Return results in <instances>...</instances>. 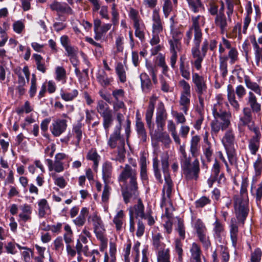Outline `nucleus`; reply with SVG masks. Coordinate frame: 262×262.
<instances>
[{
    "label": "nucleus",
    "mask_w": 262,
    "mask_h": 262,
    "mask_svg": "<svg viewBox=\"0 0 262 262\" xmlns=\"http://www.w3.org/2000/svg\"><path fill=\"white\" fill-rule=\"evenodd\" d=\"M96 109L103 118V126L105 132H108L114 121L112 110L102 100L98 101Z\"/></svg>",
    "instance_id": "nucleus-1"
},
{
    "label": "nucleus",
    "mask_w": 262,
    "mask_h": 262,
    "mask_svg": "<svg viewBox=\"0 0 262 262\" xmlns=\"http://www.w3.org/2000/svg\"><path fill=\"white\" fill-rule=\"evenodd\" d=\"M139 187L137 176H133L129 183L124 187L121 188L122 195L125 204L130 202V199H136L139 195Z\"/></svg>",
    "instance_id": "nucleus-2"
},
{
    "label": "nucleus",
    "mask_w": 262,
    "mask_h": 262,
    "mask_svg": "<svg viewBox=\"0 0 262 262\" xmlns=\"http://www.w3.org/2000/svg\"><path fill=\"white\" fill-rule=\"evenodd\" d=\"M68 126L67 120L57 119L54 120L50 126V130L54 137L60 136L67 129Z\"/></svg>",
    "instance_id": "nucleus-3"
},
{
    "label": "nucleus",
    "mask_w": 262,
    "mask_h": 262,
    "mask_svg": "<svg viewBox=\"0 0 262 262\" xmlns=\"http://www.w3.org/2000/svg\"><path fill=\"white\" fill-rule=\"evenodd\" d=\"M192 81L195 85V91L198 95H203L206 92L207 86L206 81L203 76L197 73H192Z\"/></svg>",
    "instance_id": "nucleus-4"
},
{
    "label": "nucleus",
    "mask_w": 262,
    "mask_h": 262,
    "mask_svg": "<svg viewBox=\"0 0 262 262\" xmlns=\"http://www.w3.org/2000/svg\"><path fill=\"white\" fill-rule=\"evenodd\" d=\"M140 177L143 184L148 183V176L147 170L146 158L143 152L140 157Z\"/></svg>",
    "instance_id": "nucleus-5"
},
{
    "label": "nucleus",
    "mask_w": 262,
    "mask_h": 262,
    "mask_svg": "<svg viewBox=\"0 0 262 262\" xmlns=\"http://www.w3.org/2000/svg\"><path fill=\"white\" fill-rule=\"evenodd\" d=\"M248 206L243 204L242 201L239 203L238 207L236 209L235 215L238 222L244 224L247 217L249 214Z\"/></svg>",
    "instance_id": "nucleus-6"
},
{
    "label": "nucleus",
    "mask_w": 262,
    "mask_h": 262,
    "mask_svg": "<svg viewBox=\"0 0 262 262\" xmlns=\"http://www.w3.org/2000/svg\"><path fill=\"white\" fill-rule=\"evenodd\" d=\"M50 7L52 11H56L57 12L67 13L70 15L73 14V10L66 3L61 4L60 3L55 1L50 5Z\"/></svg>",
    "instance_id": "nucleus-7"
},
{
    "label": "nucleus",
    "mask_w": 262,
    "mask_h": 262,
    "mask_svg": "<svg viewBox=\"0 0 262 262\" xmlns=\"http://www.w3.org/2000/svg\"><path fill=\"white\" fill-rule=\"evenodd\" d=\"M99 94L100 97L105 101H106L108 103L113 105V108L115 111L117 112L121 108H123L125 107V105L124 103L122 101H116L115 102H113L112 100L111 96L110 94H105L102 90L99 91Z\"/></svg>",
    "instance_id": "nucleus-8"
},
{
    "label": "nucleus",
    "mask_w": 262,
    "mask_h": 262,
    "mask_svg": "<svg viewBox=\"0 0 262 262\" xmlns=\"http://www.w3.org/2000/svg\"><path fill=\"white\" fill-rule=\"evenodd\" d=\"M185 55L181 56L180 58V71L182 76L186 80L190 79V67L188 61H186Z\"/></svg>",
    "instance_id": "nucleus-9"
},
{
    "label": "nucleus",
    "mask_w": 262,
    "mask_h": 262,
    "mask_svg": "<svg viewBox=\"0 0 262 262\" xmlns=\"http://www.w3.org/2000/svg\"><path fill=\"white\" fill-rule=\"evenodd\" d=\"M130 210L132 211L134 219H138L140 217L141 219H143V217H145L146 213L144 212V206L141 199H138L137 204L135 205L133 207L129 208V213Z\"/></svg>",
    "instance_id": "nucleus-10"
},
{
    "label": "nucleus",
    "mask_w": 262,
    "mask_h": 262,
    "mask_svg": "<svg viewBox=\"0 0 262 262\" xmlns=\"http://www.w3.org/2000/svg\"><path fill=\"white\" fill-rule=\"evenodd\" d=\"M238 233V227L235 218L231 219L230 225V236L232 245L235 247L237 243V236Z\"/></svg>",
    "instance_id": "nucleus-11"
},
{
    "label": "nucleus",
    "mask_w": 262,
    "mask_h": 262,
    "mask_svg": "<svg viewBox=\"0 0 262 262\" xmlns=\"http://www.w3.org/2000/svg\"><path fill=\"white\" fill-rule=\"evenodd\" d=\"M134 175L137 176L136 170H133L129 165L126 164L124 168L118 177V181L126 183L127 179H131L132 177Z\"/></svg>",
    "instance_id": "nucleus-12"
},
{
    "label": "nucleus",
    "mask_w": 262,
    "mask_h": 262,
    "mask_svg": "<svg viewBox=\"0 0 262 262\" xmlns=\"http://www.w3.org/2000/svg\"><path fill=\"white\" fill-rule=\"evenodd\" d=\"M135 130L140 140L143 143L146 142L147 141V135L144 123L143 121L136 122Z\"/></svg>",
    "instance_id": "nucleus-13"
},
{
    "label": "nucleus",
    "mask_w": 262,
    "mask_h": 262,
    "mask_svg": "<svg viewBox=\"0 0 262 262\" xmlns=\"http://www.w3.org/2000/svg\"><path fill=\"white\" fill-rule=\"evenodd\" d=\"M45 162L50 171L54 170L56 172H60L64 170L63 163L62 161L55 160L53 163L51 159H47L45 160Z\"/></svg>",
    "instance_id": "nucleus-14"
},
{
    "label": "nucleus",
    "mask_w": 262,
    "mask_h": 262,
    "mask_svg": "<svg viewBox=\"0 0 262 262\" xmlns=\"http://www.w3.org/2000/svg\"><path fill=\"white\" fill-rule=\"evenodd\" d=\"M96 78L98 82L103 88L108 86L113 81V78L108 77L104 71H102L101 73H97Z\"/></svg>",
    "instance_id": "nucleus-15"
},
{
    "label": "nucleus",
    "mask_w": 262,
    "mask_h": 262,
    "mask_svg": "<svg viewBox=\"0 0 262 262\" xmlns=\"http://www.w3.org/2000/svg\"><path fill=\"white\" fill-rule=\"evenodd\" d=\"M120 131L121 130L119 128H115L114 132L110 135L107 141V145L112 149L115 148L117 146L118 141H121V140Z\"/></svg>",
    "instance_id": "nucleus-16"
},
{
    "label": "nucleus",
    "mask_w": 262,
    "mask_h": 262,
    "mask_svg": "<svg viewBox=\"0 0 262 262\" xmlns=\"http://www.w3.org/2000/svg\"><path fill=\"white\" fill-rule=\"evenodd\" d=\"M184 160L181 161V168L184 171V174L189 179H193L192 177V168L191 166V158L186 157Z\"/></svg>",
    "instance_id": "nucleus-17"
},
{
    "label": "nucleus",
    "mask_w": 262,
    "mask_h": 262,
    "mask_svg": "<svg viewBox=\"0 0 262 262\" xmlns=\"http://www.w3.org/2000/svg\"><path fill=\"white\" fill-rule=\"evenodd\" d=\"M140 79L142 90L150 91L151 89L152 83L148 74L145 72L142 73L140 75Z\"/></svg>",
    "instance_id": "nucleus-18"
},
{
    "label": "nucleus",
    "mask_w": 262,
    "mask_h": 262,
    "mask_svg": "<svg viewBox=\"0 0 262 262\" xmlns=\"http://www.w3.org/2000/svg\"><path fill=\"white\" fill-rule=\"evenodd\" d=\"M244 80L246 85L248 89L252 90L259 95H261L260 86L256 82L251 81L250 77L248 75L244 76Z\"/></svg>",
    "instance_id": "nucleus-19"
},
{
    "label": "nucleus",
    "mask_w": 262,
    "mask_h": 262,
    "mask_svg": "<svg viewBox=\"0 0 262 262\" xmlns=\"http://www.w3.org/2000/svg\"><path fill=\"white\" fill-rule=\"evenodd\" d=\"M248 102L253 112L258 113L260 111L261 105L259 103H257L255 96L251 92H249V93Z\"/></svg>",
    "instance_id": "nucleus-20"
},
{
    "label": "nucleus",
    "mask_w": 262,
    "mask_h": 262,
    "mask_svg": "<svg viewBox=\"0 0 262 262\" xmlns=\"http://www.w3.org/2000/svg\"><path fill=\"white\" fill-rule=\"evenodd\" d=\"M82 123L80 122H78L76 125L73 126V132L75 134V137L76 138V141L75 142V145L76 146L78 147L80 144V142L82 137Z\"/></svg>",
    "instance_id": "nucleus-21"
},
{
    "label": "nucleus",
    "mask_w": 262,
    "mask_h": 262,
    "mask_svg": "<svg viewBox=\"0 0 262 262\" xmlns=\"http://www.w3.org/2000/svg\"><path fill=\"white\" fill-rule=\"evenodd\" d=\"M152 167L154 176L156 179L157 181H158L159 183H162L163 179L162 178V175L159 169V160L157 157H155L153 158Z\"/></svg>",
    "instance_id": "nucleus-22"
},
{
    "label": "nucleus",
    "mask_w": 262,
    "mask_h": 262,
    "mask_svg": "<svg viewBox=\"0 0 262 262\" xmlns=\"http://www.w3.org/2000/svg\"><path fill=\"white\" fill-rule=\"evenodd\" d=\"M214 22L216 26L220 28L221 33L223 34L228 25L226 16H216Z\"/></svg>",
    "instance_id": "nucleus-23"
},
{
    "label": "nucleus",
    "mask_w": 262,
    "mask_h": 262,
    "mask_svg": "<svg viewBox=\"0 0 262 262\" xmlns=\"http://www.w3.org/2000/svg\"><path fill=\"white\" fill-rule=\"evenodd\" d=\"M190 8L194 13H198L200 9L205 10L204 6L201 2V0H186Z\"/></svg>",
    "instance_id": "nucleus-24"
},
{
    "label": "nucleus",
    "mask_w": 262,
    "mask_h": 262,
    "mask_svg": "<svg viewBox=\"0 0 262 262\" xmlns=\"http://www.w3.org/2000/svg\"><path fill=\"white\" fill-rule=\"evenodd\" d=\"M220 58V70L221 72V75L223 78L227 76L228 74L227 69V60L228 57L227 56H219Z\"/></svg>",
    "instance_id": "nucleus-25"
},
{
    "label": "nucleus",
    "mask_w": 262,
    "mask_h": 262,
    "mask_svg": "<svg viewBox=\"0 0 262 262\" xmlns=\"http://www.w3.org/2000/svg\"><path fill=\"white\" fill-rule=\"evenodd\" d=\"M32 57L35 59L37 69L43 73H46L47 69L45 62L42 61V57L39 54H34Z\"/></svg>",
    "instance_id": "nucleus-26"
},
{
    "label": "nucleus",
    "mask_w": 262,
    "mask_h": 262,
    "mask_svg": "<svg viewBox=\"0 0 262 262\" xmlns=\"http://www.w3.org/2000/svg\"><path fill=\"white\" fill-rule=\"evenodd\" d=\"M190 252L192 257L195 260V262H202L201 259V250L199 245L195 243L192 244Z\"/></svg>",
    "instance_id": "nucleus-27"
},
{
    "label": "nucleus",
    "mask_w": 262,
    "mask_h": 262,
    "mask_svg": "<svg viewBox=\"0 0 262 262\" xmlns=\"http://www.w3.org/2000/svg\"><path fill=\"white\" fill-rule=\"evenodd\" d=\"M145 66L151 76L153 83L155 84H157L158 83V79L157 77L158 69L156 66H153L151 63L148 62L147 59L145 63Z\"/></svg>",
    "instance_id": "nucleus-28"
},
{
    "label": "nucleus",
    "mask_w": 262,
    "mask_h": 262,
    "mask_svg": "<svg viewBox=\"0 0 262 262\" xmlns=\"http://www.w3.org/2000/svg\"><path fill=\"white\" fill-rule=\"evenodd\" d=\"M202 39V33L201 30L194 31L193 39L194 46L191 49V51H198L200 50V43Z\"/></svg>",
    "instance_id": "nucleus-29"
},
{
    "label": "nucleus",
    "mask_w": 262,
    "mask_h": 262,
    "mask_svg": "<svg viewBox=\"0 0 262 262\" xmlns=\"http://www.w3.org/2000/svg\"><path fill=\"white\" fill-rule=\"evenodd\" d=\"M115 70L120 81L121 83H124L126 81V76L123 66L121 62L117 63Z\"/></svg>",
    "instance_id": "nucleus-30"
},
{
    "label": "nucleus",
    "mask_w": 262,
    "mask_h": 262,
    "mask_svg": "<svg viewBox=\"0 0 262 262\" xmlns=\"http://www.w3.org/2000/svg\"><path fill=\"white\" fill-rule=\"evenodd\" d=\"M78 95V92L77 90H73L71 92H64L62 90L60 91V96L61 98L66 101H72L75 99Z\"/></svg>",
    "instance_id": "nucleus-31"
},
{
    "label": "nucleus",
    "mask_w": 262,
    "mask_h": 262,
    "mask_svg": "<svg viewBox=\"0 0 262 262\" xmlns=\"http://www.w3.org/2000/svg\"><path fill=\"white\" fill-rule=\"evenodd\" d=\"M51 121L50 118H47L43 119L40 124V128L42 135L46 139L50 140V135L47 133L49 124Z\"/></svg>",
    "instance_id": "nucleus-32"
},
{
    "label": "nucleus",
    "mask_w": 262,
    "mask_h": 262,
    "mask_svg": "<svg viewBox=\"0 0 262 262\" xmlns=\"http://www.w3.org/2000/svg\"><path fill=\"white\" fill-rule=\"evenodd\" d=\"M224 139L226 140V143H225L223 141V143L226 149L227 146H231L232 145H233L235 138L233 132L231 130H228L226 132L224 137Z\"/></svg>",
    "instance_id": "nucleus-33"
},
{
    "label": "nucleus",
    "mask_w": 262,
    "mask_h": 262,
    "mask_svg": "<svg viewBox=\"0 0 262 262\" xmlns=\"http://www.w3.org/2000/svg\"><path fill=\"white\" fill-rule=\"evenodd\" d=\"M260 140L251 139L249 141L248 148L253 155H255L259 148Z\"/></svg>",
    "instance_id": "nucleus-34"
},
{
    "label": "nucleus",
    "mask_w": 262,
    "mask_h": 262,
    "mask_svg": "<svg viewBox=\"0 0 262 262\" xmlns=\"http://www.w3.org/2000/svg\"><path fill=\"white\" fill-rule=\"evenodd\" d=\"M38 205L39 207V216L40 217H43L46 214V209L49 208L48 202L45 199H41L38 202Z\"/></svg>",
    "instance_id": "nucleus-35"
},
{
    "label": "nucleus",
    "mask_w": 262,
    "mask_h": 262,
    "mask_svg": "<svg viewBox=\"0 0 262 262\" xmlns=\"http://www.w3.org/2000/svg\"><path fill=\"white\" fill-rule=\"evenodd\" d=\"M192 55L193 58H196L194 61V66L196 70H200L202 68V62L204 58L201 57V52L198 51H191Z\"/></svg>",
    "instance_id": "nucleus-36"
},
{
    "label": "nucleus",
    "mask_w": 262,
    "mask_h": 262,
    "mask_svg": "<svg viewBox=\"0 0 262 262\" xmlns=\"http://www.w3.org/2000/svg\"><path fill=\"white\" fill-rule=\"evenodd\" d=\"M220 249V253L222 262H228L230 259V254L228 247L221 245L219 246Z\"/></svg>",
    "instance_id": "nucleus-37"
},
{
    "label": "nucleus",
    "mask_w": 262,
    "mask_h": 262,
    "mask_svg": "<svg viewBox=\"0 0 262 262\" xmlns=\"http://www.w3.org/2000/svg\"><path fill=\"white\" fill-rule=\"evenodd\" d=\"M214 228L213 231L216 234L217 238H221V233L224 231V228L223 225L217 219H216L215 222L213 224Z\"/></svg>",
    "instance_id": "nucleus-38"
},
{
    "label": "nucleus",
    "mask_w": 262,
    "mask_h": 262,
    "mask_svg": "<svg viewBox=\"0 0 262 262\" xmlns=\"http://www.w3.org/2000/svg\"><path fill=\"white\" fill-rule=\"evenodd\" d=\"M54 249L58 253H62L64 249L63 239L61 236H58L54 241Z\"/></svg>",
    "instance_id": "nucleus-39"
},
{
    "label": "nucleus",
    "mask_w": 262,
    "mask_h": 262,
    "mask_svg": "<svg viewBox=\"0 0 262 262\" xmlns=\"http://www.w3.org/2000/svg\"><path fill=\"white\" fill-rule=\"evenodd\" d=\"M193 166L192 168V177L193 179L196 180L199 178L200 173V163L199 160L196 158L192 163Z\"/></svg>",
    "instance_id": "nucleus-40"
},
{
    "label": "nucleus",
    "mask_w": 262,
    "mask_h": 262,
    "mask_svg": "<svg viewBox=\"0 0 262 262\" xmlns=\"http://www.w3.org/2000/svg\"><path fill=\"white\" fill-rule=\"evenodd\" d=\"M161 165L162 170L164 174L170 173L169 169V156L168 155L161 158Z\"/></svg>",
    "instance_id": "nucleus-41"
},
{
    "label": "nucleus",
    "mask_w": 262,
    "mask_h": 262,
    "mask_svg": "<svg viewBox=\"0 0 262 262\" xmlns=\"http://www.w3.org/2000/svg\"><path fill=\"white\" fill-rule=\"evenodd\" d=\"M134 27L135 29V36L142 41L145 38V34L140 27L139 21L135 22L134 23Z\"/></svg>",
    "instance_id": "nucleus-42"
},
{
    "label": "nucleus",
    "mask_w": 262,
    "mask_h": 262,
    "mask_svg": "<svg viewBox=\"0 0 262 262\" xmlns=\"http://www.w3.org/2000/svg\"><path fill=\"white\" fill-rule=\"evenodd\" d=\"M262 256V251L259 248H256L251 255L250 261L249 262H260Z\"/></svg>",
    "instance_id": "nucleus-43"
},
{
    "label": "nucleus",
    "mask_w": 262,
    "mask_h": 262,
    "mask_svg": "<svg viewBox=\"0 0 262 262\" xmlns=\"http://www.w3.org/2000/svg\"><path fill=\"white\" fill-rule=\"evenodd\" d=\"M211 203V201L209 198L203 196L195 202V204L196 208H203Z\"/></svg>",
    "instance_id": "nucleus-44"
},
{
    "label": "nucleus",
    "mask_w": 262,
    "mask_h": 262,
    "mask_svg": "<svg viewBox=\"0 0 262 262\" xmlns=\"http://www.w3.org/2000/svg\"><path fill=\"white\" fill-rule=\"evenodd\" d=\"M253 167L256 176H260L262 170V159L260 155H258L256 160L253 164Z\"/></svg>",
    "instance_id": "nucleus-45"
},
{
    "label": "nucleus",
    "mask_w": 262,
    "mask_h": 262,
    "mask_svg": "<svg viewBox=\"0 0 262 262\" xmlns=\"http://www.w3.org/2000/svg\"><path fill=\"white\" fill-rule=\"evenodd\" d=\"M165 114H166V110L165 109L164 105L163 102H161L157 108L156 120H165Z\"/></svg>",
    "instance_id": "nucleus-46"
},
{
    "label": "nucleus",
    "mask_w": 262,
    "mask_h": 262,
    "mask_svg": "<svg viewBox=\"0 0 262 262\" xmlns=\"http://www.w3.org/2000/svg\"><path fill=\"white\" fill-rule=\"evenodd\" d=\"M172 10V5L171 0H164L163 5V12L166 18H167Z\"/></svg>",
    "instance_id": "nucleus-47"
},
{
    "label": "nucleus",
    "mask_w": 262,
    "mask_h": 262,
    "mask_svg": "<svg viewBox=\"0 0 262 262\" xmlns=\"http://www.w3.org/2000/svg\"><path fill=\"white\" fill-rule=\"evenodd\" d=\"M37 90L36 78L34 74H32L31 81V86L29 90V95L31 98H33L36 94Z\"/></svg>",
    "instance_id": "nucleus-48"
},
{
    "label": "nucleus",
    "mask_w": 262,
    "mask_h": 262,
    "mask_svg": "<svg viewBox=\"0 0 262 262\" xmlns=\"http://www.w3.org/2000/svg\"><path fill=\"white\" fill-rule=\"evenodd\" d=\"M178 219V228L177 230L179 233L180 236L182 239H184L185 238V226L184 224V221L180 218L177 217Z\"/></svg>",
    "instance_id": "nucleus-49"
},
{
    "label": "nucleus",
    "mask_w": 262,
    "mask_h": 262,
    "mask_svg": "<svg viewBox=\"0 0 262 262\" xmlns=\"http://www.w3.org/2000/svg\"><path fill=\"white\" fill-rule=\"evenodd\" d=\"M179 84L183 89V92L182 94H184L190 97V86L189 84L185 80L182 79L179 81Z\"/></svg>",
    "instance_id": "nucleus-50"
},
{
    "label": "nucleus",
    "mask_w": 262,
    "mask_h": 262,
    "mask_svg": "<svg viewBox=\"0 0 262 262\" xmlns=\"http://www.w3.org/2000/svg\"><path fill=\"white\" fill-rule=\"evenodd\" d=\"M215 106L216 104L214 105L212 109V114L214 118L215 119L220 118L222 121L228 119L227 113L226 111L221 112V113L218 112Z\"/></svg>",
    "instance_id": "nucleus-51"
},
{
    "label": "nucleus",
    "mask_w": 262,
    "mask_h": 262,
    "mask_svg": "<svg viewBox=\"0 0 262 262\" xmlns=\"http://www.w3.org/2000/svg\"><path fill=\"white\" fill-rule=\"evenodd\" d=\"M170 255L169 250L159 252L158 255V262H167L169 260Z\"/></svg>",
    "instance_id": "nucleus-52"
},
{
    "label": "nucleus",
    "mask_w": 262,
    "mask_h": 262,
    "mask_svg": "<svg viewBox=\"0 0 262 262\" xmlns=\"http://www.w3.org/2000/svg\"><path fill=\"white\" fill-rule=\"evenodd\" d=\"M238 52L235 48H232L228 52V58L230 59V63L232 64L238 60Z\"/></svg>",
    "instance_id": "nucleus-53"
},
{
    "label": "nucleus",
    "mask_w": 262,
    "mask_h": 262,
    "mask_svg": "<svg viewBox=\"0 0 262 262\" xmlns=\"http://www.w3.org/2000/svg\"><path fill=\"white\" fill-rule=\"evenodd\" d=\"M194 228L197 235L204 233V231L206 230L204 223L200 219L196 220Z\"/></svg>",
    "instance_id": "nucleus-54"
},
{
    "label": "nucleus",
    "mask_w": 262,
    "mask_h": 262,
    "mask_svg": "<svg viewBox=\"0 0 262 262\" xmlns=\"http://www.w3.org/2000/svg\"><path fill=\"white\" fill-rule=\"evenodd\" d=\"M56 77L58 81L64 79L66 77V70L62 67H57L56 69Z\"/></svg>",
    "instance_id": "nucleus-55"
},
{
    "label": "nucleus",
    "mask_w": 262,
    "mask_h": 262,
    "mask_svg": "<svg viewBox=\"0 0 262 262\" xmlns=\"http://www.w3.org/2000/svg\"><path fill=\"white\" fill-rule=\"evenodd\" d=\"M163 238L162 235L160 233H158L157 234L152 235V245L156 249H159L160 247L161 240Z\"/></svg>",
    "instance_id": "nucleus-56"
},
{
    "label": "nucleus",
    "mask_w": 262,
    "mask_h": 262,
    "mask_svg": "<svg viewBox=\"0 0 262 262\" xmlns=\"http://www.w3.org/2000/svg\"><path fill=\"white\" fill-rule=\"evenodd\" d=\"M170 48L172 50V55L170 57V65L172 68H175L177 59V53L174 50V45L171 40L169 41Z\"/></svg>",
    "instance_id": "nucleus-57"
},
{
    "label": "nucleus",
    "mask_w": 262,
    "mask_h": 262,
    "mask_svg": "<svg viewBox=\"0 0 262 262\" xmlns=\"http://www.w3.org/2000/svg\"><path fill=\"white\" fill-rule=\"evenodd\" d=\"M92 220L93 222L94 231L98 230L100 228H101L102 221L100 216L95 214L93 215Z\"/></svg>",
    "instance_id": "nucleus-58"
},
{
    "label": "nucleus",
    "mask_w": 262,
    "mask_h": 262,
    "mask_svg": "<svg viewBox=\"0 0 262 262\" xmlns=\"http://www.w3.org/2000/svg\"><path fill=\"white\" fill-rule=\"evenodd\" d=\"M211 171V176L217 178L220 173L221 166L216 159H215L214 163L213 165Z\"/></svg>",
    "instance_id": "nucleus-59"
},
{
    "label": "nucleus",
    "mask_w": 262,
    "mask_h": 262,
    "mask_svg": "<svg viewBox=\"0 0 262 262\" xmlns=\"http://www.w3.org/2000/svg\"><path fill=\"white\" fill-rule=\"evenodd\" d=\"M111 187L108 185H104L101 199L103 202H106L109 199L110 195Z\"/></svg>",
    "instance_id": "nucleus-60"
},
{
    "label": "nucleus",
    "mask_w": 262,
    "mask_h": 262,
    "mask_svg": "<svg viewBox=\"0 0 262 262\" xmlns=\"http://www.w3.org/2000/svg\"><path fill=\"white\" fill-rule=\"evenodd\" d=\"M172 38L176 43H178L182 39V33L181 31L178 29H174L173 28H170Z\"/></svg>",
    "instance_id": "nucleus-61"
},
{
    "label": "nucleus",
    "mask_w": 262,
    "mask_h": 262,
    "mask_svg": "<svg viewBox=\"0 0 262 262\" xmlns=\"http://www.w3.org/2000/svg\"><path fill=\"white\" fill-rule=\"evenodd\" d=\"M262 198V183L258 185L256 191V203L259 208H261V200Z\"/></svg>",
    "instance_id": "nucleus-62"
},
{
    "label": "nucleus",
    "mask_w": 262,
    "mask_h": 262,
    "mask_svg": "<svg viewBox=\"0 0 262 262\" xmlns=\"http://www.w3.org/2000/svg\"><path fill=\"white\" fill-rule=\"evenodd\" d=\"M86 159L89 160L94 161L98 159H100V156L98 155L96 149L92 148L89 151L86 155Z\"/></svg>",
    "instance_id": "nucleus-63"
},
{
    "label": "nucleus",
    "mask_w": 262,
    "mask_h": 262,
    "mask_svg": "<svg viewBox=\"0 0 262 262\" xmlns=\"http://www.w3.org/2000/svg\"><path fill=\"white\" fill-rule=\"evenodd\" d=\"M145 226L141 219H139L137 223V230L136 235L138 237L142 236L144 233Z\"/></svg>",
    "instance_id": "nucleus-64"
}]
</instances>
